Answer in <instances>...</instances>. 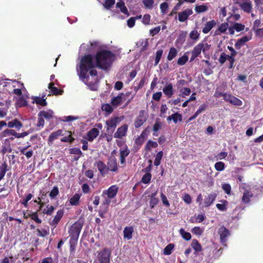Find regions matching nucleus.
Segmentation results:
<instances>
[{
    "instance_id": "1",
    "label": "nucleus",
    "mask_w": 263,
    "mask_h": 263,
    "mask_svg": "<svg viewBox=\"0 0 263 263\" xmlns=\"http://www.w3.org/2000/svg\"><path fill=\"white\" fill-rule=\"evenodd\" d=\"M115 59V54L108 50H99L95 55L97 67L104 70L110 68Z\"/></svg>"
},
{
    "instance_id": "2",
    "label": "nucleus",
    "mask_w": 263,
    "mask_h": 263,
    "mask_svg": "<svg viewBox=\"0 0 263 263\" xmlns=\"http://www.w3.org/2000/svg\"><path fill=\"white\" fill-rule=\"evenodd\" d=\"M97 67L96 63L93 62V57L91 54H85L83 56L80 61V73L81 78L85 79L88 77L87 74L88 70Z\"/></svg>"
},
{
    "instance_id": "3",
    "label": "nucleus",
    "mask_w": 263,
    "mask_h": 263,
    "mask_svg": "<svg viewBox=\"0 0 263 263\" xmlns=\"http://www.w3.org/2000/svg\"><path fill=\"white\" fill-rule=\"evenodd\" d=\"M82 228V226L77 222H75L71 226L69 231V236L70 237L69 243L71 244L77 243Z\"/></svg>"
},
{
    "instance_id": "4",
    "label": "nucleus",
    "mask_w": 263,
    "mask_h": 263,
    "mask_svg": "<svg viewBox=\"0 0 263 263\" xmlns=\"http://www.w3.org/2000/svg\"><path fill=\"white\" fill-rule=\"evenodd\" d=\"M110 251L108 249H104L98 252V258L100 263H110Z\"/></svg>"
},
{
    "instance_id": "5",
    "label": "nucleus",
    "mask_w": 263,
    "mask_h": 263,
    "mask_svg": "<svg viewBox=\"0 0 263 263\" xmlns=\"http://www.w3.org/2000/svg\"><path fill=\"white\" fill-rule=\"evenodd\" d=\"M119 122V118L118 117L111 118L106 121V131L108 133H112Z\"/></svg>"
},
{
    "instance_id": "6",
    "label": "nucleus",
    "mask_w": 263,
    "mask_h": 263,
    "mask_svg": "<svg viewBox=\"0 0 263 263\" xmlns=\"http://www.w3.org/2000/svg\"><path fill=\"white\" fill-rule=\"evenodd\" d=\"M147 117L144 110H141L139 112L138 116L136 118L134 122V125L136 128L141 127L147 120Z\"/></svg>"
},
{
    "instance_id": "7",
    "label": "nucleus",
    "mask_w": 263,
    "mask_h": 263,
    "mask_svg": "<svg viewBox=\"0 0 263 263\" xmlns=\"http://www.w3.org/2000/svg\"><path fill=\"white\" fill-rule=\"evenodd\" d=\"M224 100L234 105L241 106L242 105V102L240 99L229 93H224Z\"/></svg>"
},
{
    "instance_id": "8",
    "label": "nucleus",
    "mask_w": 263,
    "mask_h": 263,
    "mask_svg": "<svg viewBox=\"0 0 263 263\" xmlns=\"http://www.w3.org/2000/svg\"><path fill=\"white\" fill-rule=\"evenodd\" d=\"M202 51L203 52L205 51L203 43H199L196 45L192 51V56L191 57L190 61H193L198 57L201 54Z\"/></svg>"
},
{
    "instance_id": "9",
    "label": "nucleus",
    "mask_w": 263,
    "mask_h": 263,
    "mask_svg": "<svg viewBox=\"0 0 263 263\" xmlns=\"http://www.w3.org/2000/svg\"><path fill=\"white\" fill-rule=\"evenodd\" d=\"M217 194L215 193H211L205 196L203 202H202V207H209L212 204L216 199Z\"/></svg>"
},
{
    "instance_id": "10",
    "label": "nucleus",
    "mask_w": 263,
    "mask_h": 263,
    "mask_svg": "<svg viewBox=\"0 0 263 263\" xmlns=\"http://www.w3.org/2000/svg\"><path fill=\"white\" fill-rule=\"evenodd\" d=\"M98 169L102 174L104 176L110 172H116L118 170L117 165H98Z\"/></svg>"
},
{
    "instance_id": "11",
    "label": "nucleus",
    "mask_w": 263,
    "mask_h": 263,
    "mask_svg": "<svg viewBox=\"0 0 263 263\" xmlns=\"http://www.w3.org/2000/svg\"><path fill=\"white\" fill-rule=\"evenodd\" d=\"M118 189V187L116 185H111L108 190L103 191L102 195H106L109 198H113L116 196Z\"/></svg>"
},
{
    "instance_id": "12",
    "label": "nucleus",
    "mask_w": 263,
    "mask_h": 263,
    "mask_svg": "<svg viewBox=\"0 0 263 263\" xmlns=\"http://www.w3.org/2000/svg\"><path fill=\"white\" fill-rule=\"evenodd\" d=\"M218 234L220 235V241L224 244L227 241V238L229 236V231L224 227H221L218 230Z\"/></svg>"
},
{
    "instance_id": "13",
    "label": "nucleus",
    "mask_w": 263,
    "mask_h": 263,
    "mask_svg": "<svg viewBox=\"0 0 263 263\" xmlns=\"http://www.w3.org/2000/svg\"><path fill=\"white\" fill-rule=\"evenodd\" d=\"M128 129V125L123 124L117 129V132L114 134V137L118 138H122L126 134Z\"/></svg>"
},
{
    "instance_id": "14",
    "label": "nucleus",
    "mask_w": 263,
    "mask_h": 263,
    "mask_svg": "<svg viewBox=\"0 0 263 263\" xmlns=\"http://www.w3.org/2000/svg\"><path fill=\"white\" fill-rule=\"evenodd\" d=\"M193 13V11L190 9H186L182 12L178 13V20L180 22L186 21L190 15Z\"/></svg>"
},
{
    "instance_id": "15",
    "label": "nucleus",
    "mask_w": 263,
    "mask_h": 263,
    "mask_svg": "<svg viewBox=\"0 0 263 263\" xmlns=\"http://www.w3.org/2000/svg\"><path fill=\"white\" fill-rule=\"evenodd\" d=\"M63 130L58 129L55 132H52L49 135L48 139V144L49 145H51L53 144V142L58 139L59 137L63 135Z\"/></svg>"
},
{
    "instance_id": "16",
    "label": "nucleus",
    "mask_w": 263,
    "mask_h": 263,
    "mask_svg": "<svg viewBox=\"0 0 263 263\" xmlns=\"http://www.w3.org/2000/svg\"><path fill=\"white\" fill-rule=\"evenodd\" d=\"M163 92L168 98H171L174 94L173 86L172 83H167L163 88Z\"/></svg>"
},
{
    "instance_id": "17",
    "label": "nucleus",
    "mask_w": 263,
    "mask_h": 263,
    "mask_svg": "<svg viewBox=\"0 0 263 263\" xmlns=\"http://www.w3.org/2000/svg\"><path fill=\"white\" fill-rule=\"evenodd\" d=\"M7 125L9 128L15 127L17 130H20L23 127L22 122L17 119L8 122Z\"/></svg>"
},
{
    "instance_id": "18",
    "label": "nucleus",
    "mask_w": 263,
    "mask_h": 263,
    "mask_svg": "<svg viewBox=\"0 0 263 263\" xmlns=\"http://www.w3.org/2000/svg\"><path fill=\"white\" fill-rule=\"evenodd\" d=\"M99 132L96 128H93L89 130L87 134V139L89 141H92L99 135Z\"/></svg>"
},
{
    "instance_id": "19",
    "label": "nucleus",
    "mask_w": 263,
    "mask_h": 263,
    "mask_svg": "<svg viewBox=\"0 0 263 263\" xmlns=\"http://www.w3.org/2000/svg\"><path fill=\"white\" fill-rule=\"evenodd\" d=\"M134 228L133 227H126L123 230L124 238L130 240L132 238Z\"/></svg>"
},
{
    "instance_id": "20",
    "label": "nucleus",
    "mask_w": 263,
    "mask_h": 263,
    "mask_svg": "<svg viewBox=\"0 0 263 263\" xmlns=\"http://www.w3.org/2000/svg\"><path fill=\"white\" fill-rule=\"evenodd\" d=\"M48 88L50 89L51 93L53 95H62L63 90L54 86L53 82H50L48 85Z\"/></svg>"
},
{
    "instance_id": "21",
    "label": "nucleus",
    "mask_w": 263,
    "mask_h": 263,
    "mask_svg": "<svg viewBox=\"0 0 263 263\" xmlns=\"http://www.w3.org/2000/svg\"><path fill=\"white\" fill-rule=\"evenodd\" d=\"M9 130H14L12 129H6L0 133V139L3 140L4 138L7 137V138L10 140L11 141L14 140V139L16 138L15 136L13 135H10L8 132Z\"/></svg>"
},
{
    "instance_id": "22",
    "label": "nucleus",
    "mask_w": 263,
    "mask_h": 263,
    "mask_svg": "<svg viewBox=\"0 0 263 263\" xmlns=\"http://www.w3.org/2000/svg\"><path fill=\"white\" fill-rule=\"evenodd\" d=\"M250 40V38L247 36H243L242 37L238 39L235 44V47L236 49H239L241 47L245 45L246 42Z\"/></svg>"
},
{
    "instance_id": "23",
    "label": "nucleus",
    "mask_w": 263,
    "mask_h": 263,
    "mask_svg": "<svg viewBox=\"0 0 263 263\" xmlns=\"http://www.w3.org/2000/svg\"><path fill=\"white\" fill-rule=\"evenodd\" d=\"M216 24L215 21L212 20L208 22L202 29V32L204 34L208 33Z\"/></svg>"
},
{
    "instance_id": "24",
    "label": "nucleus",
    "mask_w": 263,
    "mask_h": 263,
    "mask_svg": "<svg viewBox=\"0 0 263 263\" xmlns=\"http://www.w3.org/2000/svg\"><path fill=\"white\" fill-rule=\"evenodd\" d=\"M63 215V212L62 210H59L55 215L53 219L50 222V225L55 227L60 221Z\"/></svg>"
},
{
    "instance_id": "25",
    "label": "nucleus",
    "mask_w": 263,
    "mask_h": 263,
    "mask_svg": "<svg viewBox=\"0 0 263 263\" xmlns=\"http://www.w3.org/2000/svg\"><path fill=\"white\" fill-rule=\"evenodd\" d=\"M172 120H173L175 123H177L178 121L181 122L182 121V116L181 114L178 112H176L171 116H169L167 118V120L168 121H171Z\"/></svg>"
},
{
    "instance_id": "26",
    "label": "nucleus",
    "mask_w": 263,
    "mask_h": 263,
    "mask_svg": "<svg viewBox=\"0 0 263 263\" xmlns=\"http://www.w3.org/2000/svg\"><path fill=\"white\" fill-rule=\"evenodd\" d=\"M46 95L44 94L42 96V97H35L34 98V100L33 101V103H35L37 105H40L42 106H45L47 105V102L46 101V99L44 98L45 97Z\"/></svg>"
},
{
    "instance_id": "27",
    "label": "nucleus",
    "mask_w": 263,
    "mask_h": 263,
    "mask_svg": "<svg viewBox=\"0 0 263 263\" xmlns=\"http://www.w3.org/2000/svg\"><path fill=\"white\" fill-rule=\"evenodd\" d=\"M240 8L245 12L249 13L252 11V6L250 2H243L239 5Z\"/></svg>"
},
{
    "instance_id": "28",
    "label": "nucleus",
    "mask_w": 263,
    "mask_h": 263,
    "mask_svg": "<svg viewBox=\"0 0 263 263\" xmlns=\"http://www.w3.org/2000/svg\"><path fill=\"white\" fill-rule=\"evenodd\" d=\"M123 93H119L117 97L112 98L111 104L114 106L120 105L122 102V96Z\"/></svg>"
},
{
    "instance_id": "29",
    "label": "nucleus",
    "mask_w": 263,
    "mask_h": 263,
    "mask_svg": "<svg viewBox=\"0 0 263 263\" xmlns=\"http://www.w3.org/2000/svg\"><path fill=\"white\" fill-rule=\"evenodd\" d=\"M205 219V216L204 214H199L197 216L192 217L190 221L192 223H200Z\"/></svg>"
},
{
    "instance_id": "30",
    "label": "nucleus",
    "mask_w": 263,
    "mask_h": 263,
    "mask_svg": "<svg viewBox=\"0 0 263 263\" xmlns=\"http://www.w3.org/2000/svg\"><path fill=\"white\" fill-rule=\"evenodd\" d=\"M29 146H30V145L27 146L25 147L19 148L20 153L22 154H23L24 155H25L27 158H31L32 156V155H33V151L32 150L30 149V150H29L28 151H26L27 149Z\"/></svg>"
},
{
    "instance_id": "31",
    "label": "nucleus",
    "mask_w": 263,
    "mask_h": 263,
    "mask_svg": "<svg viewBox=\"0 0 263 263\" xmlns=\"http://www.w3.org/2000/svg\"><path fill=\"white\" fill-rule=\"evenodd\" d=\"M116 7L120 9L121 12L124 14L129 15L128 10L125 6L124 3L122 1L119 2L116 4Z\"/></svg>"
},
{
    "instance_id": "32",
    "label": "nucleus",
    "mask_w": 263,
    "mask_h": 263,
    "mask_svg": "<svg viewBox=\"0 0 263 263\" xmlns=\"http://www.w3.org/2000/svg\"><path fill=\"white\" fill-rule=\"evenodd\" d=\"M53 112L52 110H49L48 111H41L38 115L46 119L50 120L53 118Z\"/></svg>"
},
{
    "instance_id": "33",
    "label": "nucleus",
    "mask_w": 263,
    "mask_h": 263,
    "mask_svg": "<svg viewBox=\"0 0 263 263\" xmlns=\"http://www.w3.org/2000/svg\"><path fill=\"white\" fill-rule=\"evenodd\" d=\"M228 28V24L227 23H224L221 24L218 27V29L215 32V35H218L220 33H224L226 32Z\"/></svg>"
},
{
    "instance_id": "34",
    "label": "nucleus",
    "mask_w": 263,
    "mask_h": 263,
    "mask_svg": "<svg viewBox=\"0 0 263 263\" xmlns=\"http://www.w3.org/2000/svg\"><path fill=\"white\" fill-rule=\"evenodd\" d=\"M177 53L178 51L175 48L171 47L170 49L169 52L167 57V60L169 61H172L174 58H175L176 57Z\"/></svg>"
},
{
    "instance_id": "35",
    "label": "nucleus",
    "mask_w": 263,
    "mask_h": 263,
    "mask_svg": "<svg viewBox=\"0 0 263 263\" xmlns=\"http://www.w3.org/2000/svg\"><path fill=\"white\" fill-rule=\"evenodd\" d=\"M158 146V144L156 142L153 141L151 140H148L145 146V150L149 151L152 148H156Z\"/></svg>"
},
{
    "instance_id": "36",
    "label": "nucleus",
    "mask_w": 263,
    "mask_h": 263,
    "mask_svg": "<svg viewBox=\"0 0 263 263\" xmlns=\"http://www.w3.org/2000/svg\"><path fill=\"white\" fill-rule=\"evenodd\" d=\"M253 196V194L248 191H245L242 198L244 203H248L250 202V199Z\"/></svg>"
},
{
    "instance_id": "37",
    "label": "nucleus",
    "mask_w": 263,
    "mask_h": 263,
    "mask_svg": "<svg viewBox=\"0 0 263 263\" xmlns=\"http://www.w3.org/2000/svg\"><path fill=\"white\" fill-rule=\"evenodd\" d=\"M8 132L10 135H13L15 136L16 138H24L29 134V133L27 132H25L22 133H17L15 130H9Z\"/></svg>"
},
{
    "instance_id": "38",
    "label": "nucleus",
    "mask_w": 263,
    "mask_h": 263,
    "mask_svg": "<svg viewBox=\"0 0 263 263\" xmlns=\"http://www.w3.org/2000/svg\"><path fill=\"white\" fill-rule=\"evenodd\" d=\"M80 195L75 194L70 199V203L72 205H77L79 204Z\"/></svg>"
},
{
    "instance_id": "39",
    "label": "nucleus",
    "mask_w": 263,
    "mask_h": 263,
    "mask_svg": "<svg viewBox=\"0 0 263 263\" xmlns=\"http://www.w3.org/2000/svg\"><path fill=\"white\" fill-rule=\"evenodd\" d=\"M192 247L196 251L200 252L202 250L201 245L198 242L196 239H193L192 244Z\"/></svg>"
},
{
    "instance_id": "40",
    "label": "nucleus",
    "mask_w": 263,
    "mask_h": 263,
    "mask_svg": "<svg viewBox=\"0 0 263 263\" xmlns=\"http://www.w3.org/2000/svg\"><path fill=\"white\" fill-rule=\"evenodd\" d=\"M129 153V150L127 149L121 151L120 152V162L122 164L124 163L125 161V158L128 155Z\"/></svg>"
},
{
    "instance_id": "41",
    "label": "nucleus",
    "mask_w": 263,
    "mask_h": 263,
    "mask_svg": "<svg viewBox=\"0 0 263 263\" xmlns=\"http://www.w3.org/2000/svg\"><path fill=\"white\" fill-rule=\"evenodd\" d=\"M189 57L186 54L180 57L177 60V64L180 66L184 65L188 61Z\"/></svg>"
},
{
    "instance_id": "42",
    "label": "nucleus",
    "mask_w": 263,
    "mask_h": 263,
    "mask_svg": "<svg viewBox=\"0 0 263 263\" xmlns=\"http://www.w3.org/2000/svg\"><path fill=\"white\" fill-rule=\"evenodd\" d=\"M179 233L184 239L186 240H189L191 239V234L189 232L185 231V230L183 229H181L179 230Z\"/></svg>"
},
{
    "instance_id": "43",
    "label": "nucleus",
    "mask_w": 263,
    "mask_h": 263,
    "mask_svg": "<svg viewBox=\"0 0 263 263\" xmlns=\"http://www.w3.org/2000/svg\"><path fill=\"white\" fill-rule=\"evenodd\" d=\"M163 51L162 49H159L157 51L156 53L154 66H157L159 64L162 55L163 54Z\"/></svg>"
},
{
    "instance_id": "44",
    "label": "nucleus",
    "mask_w": 263,
    "mask_h": 263,
    "mask_svg": "<svg viewBox=\"0 0 263 263\" xmlns=\"http://www.w3.org/2000/svg\"><path fill=\"white\" fill-rule=\"evenodd\" d=\"M151 178V174L149 173H146L142 177L141 182L144 184H148L150 182Z\"/></svg>"
},
{
    "instance_id": "45",
    "label": "nucleus",
    "mask_w": 263,
    "mask_h": 263,
    "mask_svg": "<svg viewBox=\"0 0 263 263\" xmlns=\"http://www.w3.org/2000/svg\"><path fill=\"white\" fill-rule=\"evenodd\" d=\"M16 104L17 106L21 107L27 106V102L23 97H20L17 100Z\"/></svg>"
},
{
    "instance_id": "46",
    "label": "nucleus",
    "mask_w": 263,
    "mask_h": 263,
    "mask_svg": "<svg viewBox=\"0 0 263 263\" xmlns=\"http://www.w3.org/2000/svg\"><path fill=\"white\" fill-rule=\"evenodd\" d=\"M174 245L172 243H170L166 246L163 250V254L165 255H170L172 253V250L174 249Z\"/></svg>"
},
{
    "instance_id": "47",
    "label": "nucleus",
    "mask_w": 263,
    "mask_h": 263,
    "mask_svg": "<svg viewBox=\"0 0 263 263\" xmlns=\"http://www.w3.org/2000/svg\"><path fill=\"white\" fill-rule=\"evenodd\" d=\"M221 202L222 203H217L216 204V206L219 210L221 211H226L227 209V205L228 202L226 200L221 201Z\"/></svg>"
},
{
    "instance_id": "48",
    "label": "nucleus",
    "mask_w": 263,
    "mask_h": 263,
    "mask_svg": "<svg viewBox=\"0 0 263 263\" xmlns=\"http://www.w3.org/2000/svg\"><path fill=\"white\" fill-rule=\"evenodd\" d=\"M102 109L108 114H111L114 110L112 106L108 103L104 104L102 106Z\"/></svg>"
},
{
    "instance_id": "49",
    "label": "nucleus",
    "mask_w": 263,
    "mask_h": 263,
    "mask_svg": "<svg viewBox=\"0 0 263 263\" xmlns=\"http://www.w3.org/2000/svg\"><path fill=\"white\" fill-rule=\"evenodd\" d=\"M200 34L198 32L197 30H192L190 33V37L192 40L197 41L199 39Z\"/></svg>"
},
{
    "instance_id": "50",
    "label": "nucleus",
    "mask_w": 263,
    "mask_h": 263,
    "mask_svg": "<svg viewBox=\"0 0 263 263\" xmlns=\"http://www.w3.org/2000/svg\"><path fill=\"white\" fill-rule=\"evenodd\" d=\"M208 7L203 5H196L195 7V11L197 13H200L206 11Z\"/></svg>"
},
{
    "instance_id": "51",
    "label": "nucleus",
    "mask_w": 263,
    "mask_h": 263,
    "mask_svg": "<svg viewBox=\"0 0 263 263\" xmlns=\"http://www.w3.org/2000/svg\"><path fill=\"white\" fill-rule=\"evenodd\" d=\"M161 128V123L159 119H156V122L153 126V130L155 133L160 130Z\"/></svg>"
},
{
    "instance_id": "52",
    "label": "nucleus",
    "mask_w": 263,
    "mask_h": 263,
    "mask_svg": "<svg viewBox=\"0 0 263 263\" xmlns=\"http://www.w3.org/2000/svg\"><path fill=\"white\" fill-rule=\"evenodd\" d=\"M235 56H231L229 55L227 56V60L229 62V66L228 67L229 69H232L234 66V63L235 62Z\"/></svg>"
},
{
    "instance_id": "53",
    "label": "nucleus",
    "mask_w": 263,
    "mask_h": 263,
    "mask_svg": "<svg viewBox=\"0 0 263 263\" xmlns=\"http://www.w3.org/2000/svg\"><path fill=\"white\" fill-rule=\"evenodd\" d=\"M55 209V208L52 205L49 206L47 205L43 211V213L48 215H51L53 212L54 211Z\"/></svg>"
},
{
    "instance_id": "54",
    "label": "nucleus",
    "mask_w": 263,
    "mask_h": 263,
    "mask_svg": "<svg viewBox=\"0 0 263 263\" xmlns=\"http://www.w3.org/2000/svg\"><path fill=\"white\" fill-rule=\"evenodd\" d=\"M163 156V153L162 151L159 152L155 157L154 164H160L161 160Z\"/></svg>"
},
{
    "instance_id": "55",
    "label": "nucleus",
    "mask_w": 263,
    "mask_h": 263,
    "mask_svg": "<svg viewBox=\"0 0 263 263\" xmlns=\"http://www.w3.org/2000/svg\"><path fill=\"white\" fill-rule=\"evenodd\" d=\"M32 197V195L31 194H28L26 197L23 199L22 200L20 201L21 204H23L25 207H27L28 206V201H29Z\"/></svg>"
},
{
    "instance_id": "56",
    "label": "nucleus",
    "mask_w": 263,
    "mask_h": 263,
    "mask_svg": "<svg viewBox=\"0 0 263 263\" xmlns=\"http://www.w3.org/2000/svg\"><path fill=\"white\" fill-rule=\"evenodd\" d=\"M7 165L0 166V181L4 178L6 172L8 171Z\"/></svg>"
},
{
    "instance_id": "57",
    "label": "nucleus",
    "mask_w": 263,
    "mask_h": 263,
    "mask_svg": "<svg viewBox=\"0 0 263 263\" xmlns=\"http://www.w3.org/2000/svg\"><path fill=\"white\" fill-rule=\"evenodd\" d=\"M59 194V189L57 186H54L53 189L49 193V196L51 198H54Z\"/></svg>"
},
{
    "instance_id": "58",
    "label": "nucleus",
    "mask_w": 263,
    "mask_h": 263,
    "mask_svg": "<svg viewBox=\"0 0 263 263\" xmlns=\"http://www.w3.org/2000/svg\"><path fill=\"white\" fill-rule=\"evenodd\" d=\"M233 29H234L237 32H239L243 30L245 28V25L240 23H235L233 26Z\"/></svg>"
},
{
    "instance_id": "59",
    "label": "nucleus",
    "mask_w": 263,
    "mask_h": 263,
    "mask_svg": "<svg viewBox=\"0 0 263 263\" xmlns=\"http://www.w3.org/2000/svg\"><path fill=\"white\" fill-rule=\"evenodd\" d=\"M161 12L162 14H165L168 8V5L166 2H163L161 4L160 6Z\"/></svg>"
},
{
    "instance_id": "60",
    "label": "nucleus",
    "mask_w": 263,
    "mask_h": 263,
    "mask_svg": "<svg viewBox=\"0 0 263 263\" xmlns=\"http://www.w3.org/2000/svg\"><path fill=\"white\" fill-rule=\"evenodd\" d=\"M227 56H228V54H226L224 52L220 54L218 61L221 65H223L227 60Z\"/></svg>"
},
{
    "instance_id": "61",
    "label": "nucleus",
    "mask_w": 263,
    "mask_h": 263,
    "mask_svg": "<svg viewBox=\"0 0 263 263\" xmlns=\"http://www.w3.org/2000/svg\"><path fill=\"white\" fill-rule=\"evenodd\" d=\"M192 232L193 234L196 235H201L203 231L201 228L199 227H195L192 229Z\"/></svg>"
},
{
    "instance_id": "62",
    "label": "nucleus",
    "mask_w": 263,
    "mask_h": 263,
    "mask_svg": "<svg viewBox=\"0 0 263 263\" xmlns=\"http://www.w3.org/2000/svg\"><path fill=\"white\" fill-rule=\"evenodd\" d=\"M74 140V138H73L71 135H69L68 136L64 137L61 139L62 142H69L70 143H72Z\"/></svg>"
},
{
    "instance_id": "63",
    "label": "nucleus",
    "mask_w": 263,
    "mask_h": 263,
    "mask_svg": "<svg viewBox=\"0 0 263 263\" xmlns=\"http://www.w3.org/2000/svg\"><path fill=\"white\" fill-rule=\"evenodd\" d=\"M30 217L37 223H41L42 222V220L39 218L37 213L36 212L32 213L30 215Z\"/></svg>"
},
{
    "instance_id": "64",
    "label": "nucleus",
    "mask_w": 263,
    "mask_h": 263,
    "mask_svg": "<svg viewBox=\"0 0 263 263\" xmlns=\"http://www.w3.org/2000/svg\"><path fill=\"white\" fill-rule=\"evenodd\" d=\"M222 188L227 194H230L231 191V187L229 184L224 183L222 185Z\"/></svg>"
}]
</instances>
